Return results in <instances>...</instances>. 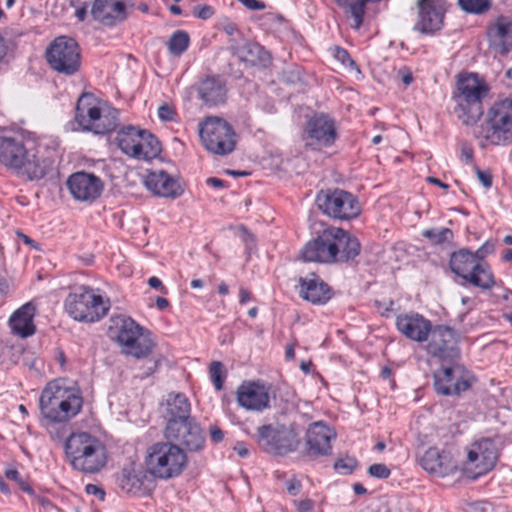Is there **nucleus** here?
<instances>
[{"label": "nucleus", "mask_w": 512, "mask_h": 512, "mask_svg": "<svg viewBox=\"0 0 512 512\" xmlns=\"http://www.w3.org/2000/svg\"><path fill=\"white\" fill-rule=\"evenodd\" d=\"M0 163L30 181L42 179L51 166L47 158L28 150L23 141L5 136H0Z\"/></svg>", "instance_id": "obj_1"}, {"label": "nucleus", "mask_w": 512, "mask_h": 512, "mask_svg": "<svg viewBox=\"0 0 512 512\" xmlns=\"http://www.w3.org/2000/svg\"><path fill=\"white\" fill-rule=\"evenodd\" d=\"M488 93V84L477 74L471 73L458 77L457 91L453 95L457 104L454 113L464 125H475L482 117L484 113L482 100Z\"/></svg>", "instance_id": "obj_2"}, {"label": "nucleus", "mask_w": 512, "mask_h": 512, "mask_svg": "<svg viewBox=\"0 0 512 512\" xmlns=\"http://www.w3.org/2000/svg\"><path fill=\"white\" fill-rule=\"evenodd\" d=\"M65 454L71 466L83 473H96L107 461L104 445L86 432L73 433L67 438Z\"/></svg>", "instance_id": "obj_3"}, {"label": "nucleus", "mask_w": 512, "mask_h": 512, "mask_svg": "<svg viewBox=\"0 0 512 512\" xmlns=\"http://www.w3.org/2000/svg\"><path fill=\"white\" fill-rule=\"evenodd\" d=\"M146 465L154 477L167 480L182 474L188 465V457L174 442L158 441L148 448Z\"/></svg>", "instance_id": "obj_4"}, {"label": "nucleus", "mask_w": 512, "mask_h": 512, "mask_svg": "<svg viewBox=\"0 0 512 512\" xmlns=\"http://www.w3.org/2000/svg\"><path fill=\"white\" fill-rule=\"evenodd\" d=\"M474 136L492 145L512 142V98L496 101L487 111L485 122L474 129Z\"/></svg>", "instance_id": "obj_5"}, {"label": "nucleus", "mask_w": 512, "mask_h": 512, "mask_svg": "<svg viewBox=\"0 0 512 512\" xmlns=\"http://www.w3.org/2000/svg\"><path fill=\"white\" fill-rule=\"evenodd\" d=\"M40 409L53 422H64L74 417L82 407V398L56 383H49L41 393Z\"/></svg>", "instance_id": "obj_6"}, {"label": "nucleus", "mask_w": 512, "mask_h": 512, "mask_svg": "<svg viewBox=\"0 0 512 512\" xmlns=\"http://www.w3.org/2000/svg\"><path fill=\"white\" fill-rule=\"evenodd\" d=\"M110 309L109 299L96 294L86 286L70 292L65 299L66 312L77 321L95 322L105 317Z\"/></svg>", "instance_id": "obj_7"}, {"label": "nucleus", "mask_w": 512, "mask_h": 512, "mask_svg": "<svg viewBox=\"0 0 512 512\" xmlns=\"http://www.w3.org/2000/svg\"><path fill=\"white\" fill-rule=\"evenodd\" d=\"M451 271L474 287L489 290L495 284L494 275L486 262L478 261L473 252L462 248L451 254Z\"/></svg>", "instance_id": "obj_8"}, {"label": "nucleus", "mask_w": 512, "mask_h": 512, "mask_svg": "<svg viewBox=\"0 0 512 512\" xmlns=\"http://www.w3.org/2000/svg\"><path fill=\"white\" fill-rule=\"evenodd\" d=\"M75 122L79 129L95 134H105L113 131L118 124V111L110 110L103 114L97 105L96 98L90 93H83L77 101Z\"/></svg>", "instance_id": "obj_9"}, {"label": "nucleus", "mask_w": 512, "mask_h": 512, "mask_svg": "<svg viewBox=\"0 0 512 512\" xmlns=\"http://www.w3.org/2000/svg\"><path fill=\"white\" fill-rule=\"evenodd\" d=\"M199 136L209 152L220 156L232 153L237 143L233 127L217 116L206 117L199 123Z\"/></svg>", "instance_id": "obj_10"}, {"label": "nucleus", "mask_w": 512, "mask_h": 512, "mask_svg": "<svg viewBox=\"0 0 512 512\" xmlns=\"http://www.w3.org/2000/svg\"><path fill=\"white\" fill-rule=\"evenodd\" d=\"M315 203L325 215L337 220L354 219L361 213L357 196L339 188L319 191Z\"/></svg>", "instance_id": "obj_11"}, {"label": "nucleus", "mask_w": 512, "mask_h": 512, "mask_svg": "<svg viewBox=\"0 0 512 512\" xmlns=\"http://www.w3.org/2000/svg\"><path fill=\"white\" fill-rule=\"evenodd\" d=\"M45 57L51 69L66 76L76 74L81 67L80 47L68 36L55 38L47 47Z\"/></svg>", "instance_id": "obj_12"}, {"label": "nucleus", "mask_w": 512, "mask_h": 512, "mask_svg": "<svg viewBox=\"0 0 512 512\" xmlns=\"http://www.w3.org/2000/svg\"><path fill=\"white\" fill-rule=\"evenodd\" d=\"M117 334L115 339L123 352L135 358H145L153 348V342L145 330L130 317H117L115 320Z\"/></svg>", "instance_id": "obj_13"}, {"label": "nucleus", "mask_w": 512, "mask_h": 512, "mask_svg": "<svg viewBox=\"0 0 512 512\" xmlns=\"http://www.w3.org/2000/svg\"><path fill=\"white\" fill-rule=\"evenodd\" d=\"M433 379L436 393L444 396L459 395L471 387L469 371L456 361L442 365L434 372Z\"/></svg>", "instance_id": "obj_14"}, {"label": "nucleus", "mask_w": 512, "mask_h": 512, "mask_svg": "<svg viewBox=\"0 0 512 512\" xmlns=\"http://www.w3.org/2000/svg\"><path fill=\"white\" fill-rule=\"evenodd\" d=\"M164 436L166 440L181 447L186 455L200 452L205 447V432L195 418L186 422L166 424Z\"/></svg>", "instance_id": "obj_15"}, {"label": "nucleus", "mask_w": 512, "mask_h": 512, "mask_svg": "<svg viewBox=\"0 0 512 512\" xmlns=\"http://www.w3.org/2000/svg\"><path fill=\"white\" fill-rule=\"evenodd\" d=\"M257 440L259 445L268 453L286 455L297 449L300 440L297 432L290 427L274 429L271 425L258 428Z\"/></svg>", "instance_id": "obj_16"}, {"label": "nucleus", "mask_w": 512, "mask_h": 512, "mask_svg": "<svg viewBox=\"0 0 512 512\" xmlns=\"http://www.w3.org/2000/svg\"><path fill=\"white\" fill-rule=\"evenodd\" d=\"M426 346L428 355L441 362L452 363L460 358L457 332L446 325L433 327Z\"/></svg>", "instance_id": "obj_17"}, {"label": "nucleus", "mask_w": 512, "mask_h": 512, "mask_svg": "<svg viewBox=\"0 0 512 512\" xmlns=\"http://www.w3.org/2000/svg\"><path fill=\"white\" fill-rule=\"evenodd\" d=\"M498 460V449L493 439L482 438L473 442L467 451V465L474 467V471L467 468L468 476L476 479L490 472Z\"/></svg>", "instance_id": "obj_18"}, {"label": "nucleus", "mask_w": 512, "mask_h": 512, "mask_svg": "<svg viewBox=\"0 0 512 512\" xmlns=\"http://www.w3.org/2000/svg\"><path fill=\"white\" fill-rule=\"evenodd\" d=\"M335 240V227L324 229L316 238L306 243L302 249V258L308 262L335 263Z\"/></svg>", "instance_id": "obj_19"}, {"label": "nucleus", "mask_w": 512, "mask_h": 512, "mask_svg": "<svg viewBox=\"0 0 512 512\" xmlns=\"http://www.w3.org/2000/svg\"><path fill=\"white\" fill-rule=\"evenodd\" d=\"M418 20L414 30L434 34L442 29L446 12L445 0H418Z\"/></svg>", "instance_id": "obj_20"}, {"label": "nucleus", "mask_w": 512, "mask_h": 512, "mask_svg": "<svg viewBox=\"0 0 512 512\" xmlns=\"http://www.w3.org/2000/svg\"><path fill=\"white\" fill-rule=\"evenodd\" d=\"M306 145L330 147L337 139L335 121L327 114L316 113L311 116L305 126Z\"/></svg>", "instance_id": "obj_21"}, {"label": "nucleus", "mask_w": 512, "mask_h": 512, "mask_svg": "<svg viewBox=\"0 0 512 512\" xmlns=\"http://www.w3.org/2000/svg\"><path fill=\"white\" fill-rule=\"evenodd\" d=\"M133 7L134 4L126 0H94L91 15L102 25L114 27L128 18Z\"/></svg>", "instance_id": "obj_22"}, {"label": "nucleus", "mask_w": 512, "mask_h": 512, "mask_svg": "<svg viewBox=\"0 0 512 512\" xmlns=\"http://www.w3.org/2000/svg\"><path fill=\"white\" fill-rule=\"evenodd\" d=\"M335 431L322 421L309 425L305 436V453L311 457L328 456L332 452L331 441Z\"/></svg>", "instance_id": "obj_23"}, {"label": "nucleus", "mask_w": 512, "mask_h": 512, "mask_svg": "<svg viewBox=\"0 0 512 512\" xmlns=\"http://www.w3.org/2000/svg\"><path fill=\"white\" fill-rule=\"evenodd\" d=\"M67 186L73 197L79 201H94L103 190L101 179L84 171L72 174L67 180Z\"/></svg>", "instance_id": "obj_24"}, {"label": "nucleus", "mask_w": 512, "mask_h": 512, "mask_svg": "<svg viewBox=\"0 0 512 512\" xmlns=\"http://www.w3.org/2000/svg\"><path fill=\"white\" fill-rule=\"evenodd\" d=\"M236 395L238 404L246 410L261 412L270 407L269 388L259 382H243Z\"/></svg>", "instance_id": "obj_25"}, {"label": "nucleus", "mask_w": 512, "mask_h": 512, "mask_svg": "<svg viewBox=\"0 0 512 512\" xmlns=\"http://www.w3.org/2000/svg\"><path fill=\"white\" fill-rule=\"evenodd\" d=\"M419 464L427 472L441 477L454 474L458 469L450 452L440 451L436 447L427 449L419 459Z\"/></svg>", "instance_id": "obj_26"}, {"label": "nucleus", "mask_w": 512, "mask_h": 512, "mask_svg": "<svg viewBox=\"0 0 512 512\" xmlns=\"http://www.w3.org/2000/svg\"><path fill=\"white\" fill-rule=\"evenodd\" d=\"M144 185L161 197L177 198L183 193L180 182L164 170L148 172L144 177Z\"/></svg>", "instance_id": "obj_27"}, {"label": "nucleus", "mask_w": 512, "mask_h": 512, "mask_svg": "<svg viewBox=\"0 0 512 512\" xmlns=\"http://www.w3.org/2000/svg\"><path fill=\"white\" fill-rule=\"evenodd\" d=\"M396 326L406 338L416 342L426 341L433 329L431 322L418 313L399 315Z\"/></svg>", "instance_id": "obj_28"}, {"label": "nucleus", "mask_w": 512, "mask_h": 512, "mask_svg": "<svg viewBox=\"0 0 512 512\" xmlns=\"http://www.w3.org/2000/svg\"><path fill=\"white\" fill-rule=\"evenodd\" d=\"M299 283V295L312 304L322 305L332 298L331 287L314 273L306 277H300Z\"/></svg>", "instance_id": "obj_29"}, {"label": "nucleus", "mask_w": 512, "mask_h": 512, "mask_svg": "<svg viewBox=\"0 0 512 512\" xmlns=\"http://www.w3.org/2000/svg\"><path fill=\"white\" fill-rule=\"evenodd\" d=\"M227 91L225 81L219 76H208L197 87L199 99L209 108L225 104Z\"/></svg>", "instance_id": "obj_30"}, {"label": "nucleus", "mask_w": 512, "mask_h": 512, "mask_svg": "<svg viewBox=\"0 0 512 512\" xmlns=\"http://www.w3.org/2000/svg\"><path fill=\"white\" fill-rule=\"evenodd\" d=\"M191 405L188 398L182 393H171L168 395L165 405L164 418L166 424L186 422L194 419L190 415Z\"/></svg>", "instance_id": "obj_31"}, {"label": "nucleus", "mask_w": 512, "mask_h": 512, "mask_svg": "<svg viewBox=\"0 0 512 512\" xmlns=\"http://www.w3.org/2000/svg\"><path fill=\"white\" fill-rule=\"evenodd\" d=\"M336 262H349L354 260L361 250L359 240L342 228L335 227Z\"/></svg>", "instance_id": "obj_32"}, {"label": "nucleus", "mask_w": 512, "mask_h": 512, "mask_svg": "<svg viewBox=\"0 0 512 512\" xmlns=\"http://www.w3.org/2000/svg\"><path fill=\"white\" fill-rule=\"evenodd\" d=\"M230 50L240 61L251 65H266L270 54L263 46L255 42H245L243 45H231Z\"/></svg>", "instance_id": "obj_33"}, {"label": "nucleus", "mask_w": 512, "mask_h": 512, "mask_svg": "<svg viewBox=\"0 0 512 512\" xmlns=\"http://www.w3.org/2000/svg\"><path fill=\"white\" fill-rule=\"evenodd\" d=\"M34 310L35 308L31 303H26L12 314L9 319V325L14 334L23 338L34 334Z\"/></svg>", "instance_id": "obj_34"}, {"label": "nucleus", "mask_w": 512, "mask_h": 512, "mask_svg": "<svg viewBox=\"0 0 512 512\" xmlns=\"http://www.w3.org/2000/svg\"><path fill=\"white\" fill-rule=\"evenodd\" d=\"M488 36L494 45L500 47L502 54L508 53L512 49V20L499 17L488 29Z\"/></svg>", "instance_id": "obj_35"}, {"label": "nucleus", "mask_w": 512, "mask_h": 512, "mask_svg": "<svg viewBox=\"0 0 512 512\" xmlns=\"http://www.w3.org/2000/svg\"><path fill=\"white\" fill-rule=\"evenodd\" d=\"M135 149L137 151L133 152V158L138 160H151L161 153V144L152 133L141 129L138 145H136Z\"/></svg>", "instance_id": "obj_36"}, {"label": "nucleus", "mask_w": 512, "mask_h": 512, "mask_svg": "<svg viewBox=\"0 0 512 512\" xmlns=\"http://www.w3.org/2000/svg\"><path fill=\"white\" fill-rule=\"evenodd\" d=\"M139 128L134 126H124L118 132L116 136V143L119 149L126 155L132 157L133 152H136V145L139 141Z\"/></svg>", "instance_id": "obj_37"}, {"label": "nucleus", "mask_w": 512, "mask_h": 512, "mask_svg": "<svg viewBox=\"0 0 512 512\" xmlns=\"http://www.w3.org/2000/svg\"><path fill=\"white\" fill-rule=\"evenodd\" d=\"M117 482L124 492L134 495L141 491L143 485L141 473H136L131 467H125L121 470Z\"/></svg>", "instance_id": "obj_38"}, {"label": "nucleus", "mask_w": 512, "mask_h": 512, "mask_svg": "<svg viewBox=\"0 0 512 512\" xmlns=\"http://www.w3.org/2000/svg\"><path fill=\"white\" fill-rule=\"evenodd\" d=\"M189 44V34L184 30H177L170 36L167 47L171 55L179 56L188 49Z\"/></svg>", "instance_id": "obj_39"}, {"label": "nucleus", "mask_w": 512, "mask_h": 512, "mask_svg": "<svg viewBox=\"0 0 512 512\" xmlns=\"http://www.w3.org/2000/svg\"><path fill=\"white\" fill-rule=\"evenodd\" d=\"M422 236L430 241L432 245L450 244L453 241L454 233L449 228H430L422 231Z\"/></svg>", "instance_id": "obj_40"}, {"label": "nucleus", "mask_w": 512, "mask_h": 512, "mask_svg": "<svg viewBox=\"0 0 512 512\" xmlns=\"http://www.w3.org/2000/svg\"><path fill=\"white\" fill-rule=\"evenodd\" d=\"M210 379L216 390L223 388V382L226 376L225 367L220 361H213L209 368Z\"/></svg>", "instance_id": "obj_41"}, {"label": "nucleus", "mask_w": 512, "mask_h": 512, "mask_svg": "<svg viewBox=\"0 0 512 512\" xmlns=\"http://www.w3.org/2000/svg\"><path fill=\"white\" fill-rule=\"evenodd\" d=\"M461 8L469 13L481 14L490 7V0H458Z\"/></svg>", "instance_id": "obj_42"}, {"label": "nucleus", "mask_w": 512, "mask_h": 512, "mask_svg": "<svg viewBox=\"0 0 512 512\" xmlns=\"http://www.w3.org/2000/svg\"><path fill=\"white\" fill-rule=\"evenodd\" d=\"M5 476L8 480L14 481L23 492H25L29 495L34 494L33 488L29 485V483L25 479H23V477L20 475L18 470L7 469L5 471Z\"/></svg>", "instance_id": "obj_43"}, {"label": "nucleus", "mask_w": 512, "mask_h": 512, "mask_svg": "<svg viewBox=\"0 0 512 512\" xmlns=\"http://www.w3.org/2000/svg\"><path fill=\"white\" fill-rule=\"evenodd\" d=\"M357 466V461L354 458H340L334 463L335 470L339 471L341 474L349 475L351 474Z\"/></svg>", "instance_id": "obj_44"}, {"label": "nucleus", "mask_w": 512, "mask_h": 512, "mask_svg": "<svg viewBox=\"0 0 512 512\" xmlns=\"http://www.w3.org/2000/svg\"><path fill=\"white\" fill-rule=\"evenodd\" d=\"M368 473L370 476L378 479H387L390 476L391 471L385 464L377 463L368 468Z\"/></svg>", "instance_id": "obj_45"}, {"label": "nucleus", "mask_w": 512, "mask_h": 512, "mask_svg": "<svg viewBox=\"0 0 512 512\" xmlns=\"http://www.w3.org/2000/svg\"><path fill=\"white\" fill-rule=\"evenodd\" d=\"M495 250V242L488 240L481 247H479L476 252H473L474 256L478 261L485 262L484 258L493 253Z\"/></svg>", "instance_id": "obj_46"}, {"label": "nucleus", "mask_w": 512, "mask_h": 512, "mask_svg": "<svg viewBox=\"0 0 512 512\" xmlns=\"http://www.w3.org/2000/svg\"><path fill=\"white\" fill-rule=\"evenodd\" d=\"M214 13V8L210 5H200L193 9V15L202 20L211 18Z\"/></svg>", "instance_id": "obj_47"}, {"label": "nucleus", "mask_w": 512, "mask_h": 512, "mask_svg": "<svg viewBox=\"0 0 512 512\" xmlns=\"http://www.w3.org/2000/svg\"><path fill=\"white\" fill-rule=\"evenodd\" d=\"M334 56L338 61H340L346 67L355 66L354 60L350 57L349 53L343 48L336 47Z\"/></svg>", "instance_id": "obj_48"}, {"label": "nucleus", "mask_w": 512, "mask_h": 512, "mask_svg": "<svg viewBox=\"0 0 512 512\" xmlns=\"http://www.w3.org/2000/svg\"><path fill=\"white\" fill-rule=\"evenodd\" d=\"M475 172L478 180L486 189L492 186V175L489 171H483L479 167H475Z\"/></svg>", "instance_id": "obj_49"}, {"label": "nucleus", "mask_w": 512, "mask_h": 512, "mask_svg": "<svg viewBox=\"0 0 512 512\" xmlns=\"http://www.w3.org/2000/svg\"><path fill=\"white\" fill-rule=\"evenodd\" d=\"M158 116L163 121H172L175 116V110L167 104L161 105L158 108Z\"/></svg>", "instance_id": "obj_50"}, {"label": "nucleus", "mask_w": 512, "mask_h": 512, "mask_svg": "<svg viewBox=\"0 0 512 512\" xmlns=\"http://www.w3.org/2000/svg\"><path fill=\"white\" fill-rule=\"evenodd\" d=\"M249 10H263L266 8V4L260 0H238Z\"/></svg>", "instance_id": "obj_51"}, {"label": "nucleus", "mask_w": 512, "mask_h": 512, "mask_svg": "<svg viewBox=\"0 0 512 512\" xmlns=\"http://www.w3.org/2000/svg\"><path fill=\"white\" fill-rule=\"evenodd\" d=\"M301 487V482L296 478H292L286 483L287 491L292 496H296L300 492Z\"/></svg>", "instance_id": "obj_52"}, {"label": "nucleus", "mask_w": 512, "mask_h": 512, "mask_svg": "<svg viewBox=\"0 0 512 512\" xmlns=\"http://www.w3.org/2000/svg\"><path fill=\"white\" fill-rule=\"evenodd\" d=\"M85 491L89 495L97 496L100 500H104V498H105V491L97 485L88 484L85 487Z\"/></svg>", "instance_id": "obj_53"}, {"label": "nucleus", "mask_w": 512, "mask_h": 512, "mask_svg": "<svg viewBox=\"0 0 512 512\" xmlns=\"http://www.w3.org/2000/svg\"><path fill=\"white\" fill-rule=\"evenodd\" d=\"M148 285L152 289L160 291L162 294H167V292H168L167 288L163 285L162 281L158 277H155V276L150 277L148 279Z\"/></svg>", "instance_id": "obj_54"}, {"label": "nucleus", "mask_w": 512, "mask_h": 512, "mask_svg": "<svg viewBox=\"0 0 512 512\" xmlns=\"http://www.w3.org/2000/svg\"><path fill=\"white\" fill-rule=\"evenodd\" d=\"M221 27H222V30L229 36H232L234 35L236 32H238V27L237 25L228 20V19H225L222 24H221Z\"/></svg>", "instance_id": "obj_55"}, {"label": "nucleus", "mask_w": 512, "mask_h": 512, "mask_svg": "<svg viewBox=\"0 0 512 512\" xmlns=\"http://www.w3.org/2000/svg\"><path fill=\"white\" fill-rule=\"evenodd\" d=\"M210 437L213 442L219 443L224 439V433L218 426H211Z\"/></svg>", "instance_id": "obj_56"}, {"label": "nucleus", "mask_w": 512, "mask_h": 512, "mask_svg": "<svg viewBox=\"0 0 512 512\" xmlns=\"http://www.w3.org/2000/svg\"><path fill=\"white\" fill-rule=\"evenodd\" d=\"M314 503L310 499L302 500L298 503V512H310L313 509Z\"/></svg>", "instance_id": "obj_57"}, {"label": "nucleus", "mask_w": 512, "mask_h": 512, "mask_svg": "<svg viewBox=\"0 0 512 512\" xmlns=\"http://www.w3.org/2000/svg\"><path fill=\"white\" fill-rule=\"evenodd\" d=\"M206 182L209 186L216 189L223 188L225 186V181L216 177H210Z\"/></svg>", "instance_id": "obj_58"}, {"label": "nucleus", "mask_w": 512, "mask_h": 512, "mask_svg": "<svg viewBox=\"0 0 512 512\" xmlns=\"http://www.w3.org/2000/svg\"><path fill=\"white\" fill-rule=\"evenodd\" d=\"M250 299H251V293L247 289L241 287L240 290H239V301H240V303L241 304H245Z\"/></svg>", "instance_id": "obj_59"}, {"label": "nucleus", "mask_w": 512, "mask_h": 512, "mask_svg": "<svg viewBox=\"0 0 512 512\" xmlns=\"http://www.w3.org/2000/svg\"><path fill=\"white\" fill-rule=\"evenodd\" d=\"M155 305L159 310H165L170 306L169 301L164 297H157Z\"/></svg>", "instance_id": "obj_60"}, {"label": "nucleus", "mask_w": 512, "mask_h": 512, "mask_svg": "<svg viewBox=\"0 0 512 512\" xmlns=\"http://www.w3.org/2000/svg\"><path fill=\"white\" fill-rule=\"evenodd\" d=\"M461 155L467 163H470L473 160V149L470 147H463Z\"/></svg>", "instance_id": "obj_61"}, {"label": "nucleus", "mask_w": 512, "mask_h": 512, "mask_svg": "<svg viewBox=\"0 0 512 512\" xmlns=\"http://www.w3.org/2000/svg\"><path fill=\"white\" fill-rule=\"evenodd\" d=\"M234 450L240 457H246L249 454L248 449L244 446L243 443L240 442L235 445Z\"/></svg>", "instance_id": "obj_62"}, {"label": "nucleus", "mask_w": 512, "mask_h": 512, "mask_svg": "<svg viewBox=\"0 0 512 512\" xmlns=\"http://www.w3.org/2000/svg\"><path fill=\"white\" fill-rule=\"evenodd\" d=\"M427 181L431 184H434V185H437L439 186L440 188L444 189V190H447L449 188V185L442 182L440 179L436 178V177H432V176H429L427 178Z\"/></svg>", "instance_id": "obj_63"}, {"label": "nucleus", "mask_w": 512, "mask_h": 512, "mask_svg": "<svg viewBox=\"0 0 512 512\" xmlns=\"http://www.w3.org/2000/svg\"><path fill=\"white\" fill-rule=\"evenodd\" d=\"M75 15L80 21H84L87 16V6L78 8L75 12Z\"/></svg>", "instance_id": "obj_64"}]
</instances>
